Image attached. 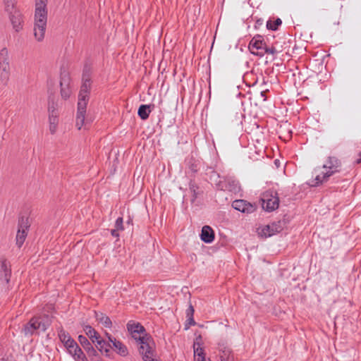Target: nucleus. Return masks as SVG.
Returning <instances> with one entry per match:
<instances>
[{
  "instance_id": "f257e3e1",
  "label": "nucleus",
  "mask_w": 361,
  "mask_h": 361,
  "mask_svg": "<svg viewBox=\"0 0 361 361\" xmlns=\"http://www.w3.org/2000/svg\"><path fill=\"white\" fill-rule=\"evenodd\" d=\"M90 71L87 68H85L82 73V85L78 94V109L76 114L75 126L78 130H80L85 124L87 105L90 99L91 90Z\"/></svg>"
},
{
  "instance_id": "f03ea898",
  "label": "nucleus",
  "mask_w": 361,
  "mask_h": 361,
  "mask_svg": "<svg viewBox=\"0 0 361 361\" xmlns=\"http://www.w3.org/2000/svg\"><path fill=\"white\" fill-rule=\"evenodd\" d=\"M341 163L336 157H329L322 168L315 169L314 173L315 178L311 184L317 187L326 182L329 178L341 170Z\"/></svg>"
},
{
  "instance_id": "7ed1b4c3",
  "label": "nucleus",
  "mask_w": 361,
  "mask_h": 361,
  "mask_svg": "<svg viewBox=\"0 0 361 361\" xmlns=\"http://www.w3.org/2000/svg\"><path fill=\"white\" fill-rule=\"evenodd\" d=\"M51 319L47 314L40 317H34L25 326V334L32 336L37 332H44L51 325Z\"/></svg>"
},
{
  "instance_id": "20e7f679",
  "label": "nucleus",
  "mask_w": 361,
  "mask_h": 361,
  "mask_svg": "<svg viewBox=\"0 0 361 361\" xmlns=\"http://www.w3.org/2000/svg\"><path fill=\"white\" fill-rule=\"evenodd\" d=\"M47 23V9H36L35 12L34 35L38 42L44 38Z\"/></svg>"
},
{
  "instance_id": "39448f33",
  "label": "nucleus",
  "mask_w": 361,
  "mask_h": 361,
  "mask_svg": "<svg viewBox=\"0 0 361 361\" xmlns=\"http://www.w3.org/2000/svg\"><path fill=\"white\" fill-rule=\"evenodd\" d=\"M11 58L8 50L3 48L0 50V85L6 86L11 77Z\"/></svg>"
},
{
  "instance_id": "423d86ee",
  "label": "nucleus",
  "mask_w": 361,
  "mask_h": 361,
  "mask_svg": "<svg viewBox=\"0 0 361 361\" xmlns=\"http://www.w3.org/2000/svg\"><path fill=\"white\" fill-rule=\"evenodd\" d=\"M262 208L268 212H273L279 208V197L278 192L273 190H268L261 196Z\"/></svg>"
},
{
  "instance_id": "0eeeda50",
  "label": "nucleus",
  "mask_w": 361,
  "mask_h": 361,
  "mask_svg": "<svg viewBox=\"0 0 361 361\" xmlns=\"http://www.w3.org/2000/svg\"><path fill=\"white\" fill-rule=\"evenodd\" d=\"M219 182L216 183L218 190L228 191L233 193H237L240 191V187L239 182L231 176H224Z\"/></svg>"
},
{
  "instance_id": "6e6552de",
  "label": "nucleus",
  "mask_w": 361,
  "mask_h": 361,
  "mask_svg": "<svg viewBox=\"0 0 361 361\" xmlns=\"http://www.w3.org/2000/svg\"><path fill=\"white\" fill-rule=\"evenodd\" d=\"M284 226L283 221H274L271 224L261 226L257 228V233L262 238H269L280 233Z\"/></svg>"
},
{
  "instance_id": "1a4fd4ad",
  "label": "nucleus",
  "mask_w": 361,
  "mask_h": 361,
  "mask_svg": "<svg viewBox=\"0 0 361 361\" xmlns=\"http://www.w3.org/2000/svg\"><path fill=\"white\" fill-rule=\"evenodd\" d=\"M152 338L150 336H140L139 341L140 344V353L142 355L143 360H147L154 355V350L150 345Z\"/></svg>"
},
{
  "instance_id": "9d476101",
  "label": "nucleus",
  "mask_w": 361,
  "mask_h": 361,
  "mask_svg": "<svg viewBox=\"0 0 361 361\" xmlns=\"http://www.w3.org/2000/svg\"><path fill=\"white\" fill-rule=\"evenodd\" d=\"M266 45L262 36L255 35L251 39L248 47L252 54L262 56V51Z\"/></svg>"
},
{
  "instance_id": "9b49d317",
  "label": "nucleus",
  "mask_w": 361,
  "mask_h": 361,
  "mask_svg": "<svg viewBox=\"0 0 361 361\" xmlns=\"http://www.w3.org/2000/svg\"><path fill=\"white\" fill-rule=\"evenodd\" d=\"M232 207L242 213L251 214L256 210V204L245 200H235L232 203Z\"/></svg>"
},
{
  "instance_id": "f8f14e48",
  "label": "nucleus",
  "mask_w": 361,
  "mask_h": 361,
  "mask_svg": "<svg viewBox=\"0 0 361 361\" xmlns=\"http://www.w3.org/2000/svg\"><path fill=\"white\" fill-rule=\"evenodd\" d=\"M27 219L21 218L18 222V230L16 234V244L18 247H20L24 243L29 226L27 225Z\"/></svg>"
},
{
  "instance_id": "ddd939ff",
  "label": "nucleus",
  "mask_w": 361,
  "mask_h": 361,
  "mask_svg": "<svg viewBox=\"0 0 361 361\" xmlns=\"http://www.w3.org/2000/svg\"><path fill=\"white\" fill-rule=\"evenodd\" d=\"M108 339L112 344V348L121 356L126 357L128 354L127 347L120 341H117L114 337L111 336L109 334H106Z\"/></svg>"
},
{
  "instance_id": "4468645a",
  "label": "nucleus",
  "mask_w": 361,
  "mask_h": 361,
  "mask_svg": "<svg viewBox=\"0 0 361 361\" xmlns=\"http://www.w3.org/2000/svg\"><path fill=\"white\" fill-rule=\"evenodd\" d=\"M13 8V7L12 8L11 6H10V10L8 12L11 13L10 20L13 25V27L16 30V31L18 32L22 27L21 24L23 22V18L21 13L18 11H14V12L12 13L11 9Z\"/></svg>"
},
{
  "instance_id": "2eb2a0df",
  "label": "nucleus",
  "mask_w": 361,
  "mask_h": 361,
  "mask_svg": "<svg viewBox=\"0 0 361 361\" xmlns=\"http://www.w3.org/2000/svg\"><path fill=\"white\" fill-rule=\"evenodd\" d=\"M200 239L205 243H211L214 240V232L209 226H204L202 228Z\"/></svg>"
},
{
  "instance_id": "dca6fc26",
  "label": "nucleus",
  "mask_w": 361,
  "mask_h": 361,
  "mask_svg": "<svg viewBox=\"0 0 361 361\" xmlns=\"http://www.w3.org/2000/svg\"><path fill=\"white\" fill-rule=\"evenodd\" d=\"M78 341L80 342L82 347L87 352L89 356H95L97 355V351L90 342V341L87 338L86 336L80 335L78 336Z\"/></svg>"
},
{
  "instance_id": "f3484780",
  "label": "nucleus",
  "mask_w": 361,
  "mask_h": 361,
  "mask_svg": "<svg viewBox=\"0 0 361 361\" xmlns=\"http://www.w3.org/2000/svg\"><path fill=\"white\" fill-rule=\"evenodd\" d=\"M68 80L64 78H61L60 81L61 95L64 99H68L71 94V90L68 86Z\"/></svg>"
},
{
  "instance_id": "a211bd4d",
  "label": "nucleus",
  "mask_w": 361,
  "mask_h": 361,
  "mask_svg": "<svg viewBox=\"0 0 361 361\" xmlns=\"http://www.w3.org/2000/svg\"><path fill=\"white\" fill-rule=\"evenodd\" d=\"M58 336L60 341L63 344L64 346L69 343H73V341H75L71 338L69 333L66 331L62 327L58 329Z\"/></svg>"
},
{
  "instance_id": "6ab92c4d",
  "label": "nucleus",
  "mask_w": 361,
  "mask_h": 361,
  "mask_svg": "<svg viewBox=\"0 0 361 361\" xmlns=\"http://www.w3.org/2000/svg\"><path fill=\"white\" fill-rule=\"evenodd\" d=\"M194 356L196 361H206L204 349L199 343H194Z\"/></svg>"
},
{
  "instance_id": "aec40b11",
  "label": "nucleus",
  "mask_w": 361,
  "mask_h": 361,
  "mask_svg": "<svg viewBox=\"0 0 361 361\" xmlns=\"http://www.w3.org/2000/svg\"><path fill=\"white\" fill-rule=\"evenodd\" d=\"M127 329L131 334H142L145 331V329L140 323L131 322L127 324Z\"/></svg>"
},
{
  "instance_id": "412c9836",
  "label": "nucleus",
  "mask_w": 361,
  "mask_h": 361,
  "mask_svg": "<svg viewBox=\"0 0 361 361\" xmlns=\"http://www.w3.org/2000/svg\"><path fill=\"white\" fill-rule=\"evenodd\" d=\"M71 356L75 361H88L85 353L79 345L75 346V350Z\"/></svg>"
},
{
  "instance_id": "4be33fe9",
  "label": "nucleus",
  "mask_w": 361,
  "mask_h": 361,
  "mask_svg": "<svg viewBox=\"0 0 361 361\" xmlns=\"http://www.w3.org/2000/svg\"><path fill=\"white\" fill-rule=\"evenodd\" d=\"M149 108V105L147 104H142L140 106L137 111V114L142 120H146L149 118V114L151 112Z\"/></svg>"
},
{
  "instance_id": "5701e85b",
  "label": "nucleus",
  "mask_w": 361,
  "mask_h": 361,
  "mask_svg": "<svg viewBox=\"0 0 361 361\" xmlns=\"http://www.w3.org/2000/svg\"><path fill=\"white\" fill-rule=\"evenodd\" d=\"M95 314L96 319L98 322L102 324L106 328H111L112 323L109 317L104 315L102 313L95 312Z\"/></svg>"
},
{
  "instance_id": "b1692460",
  "label": "nucleus",
  "mask_w": 361,
  "mask_h": 361,
  "mask_svg": "<svg viewBox=\"0 0 361 361\" xmlns=\"http://www.w3.org/2000/svg\"><path fill=\"white\" fill-rule=\"evenodd\" d=\"M1 271L4 272V278L6 283H8L10 281V277L11 274V271L10 267H8L6 261H3L1 265Z\"/></svg>"
},
{
  "instance_id": "393cba45",
  "label": "nucleus",
  "mask_w": 361,
  "mask_h": 361,
  "mask_svg": "<svg viewBox=\"0 0 361 361\" xmlns=\"http://www.w3.org/2000/svg\"><path fill=\"white\" fill-rule=\"evenodd\" d=\"M282 24L281 18H277L274 20H269L267 22V28L270 30L276 31L279 29V27Z\"/></svg>"
},
{
  "instance_id": "a878e982",
  "label": "nucleus",
  "mask_w": 361,
  "mask_h": 361,
  "mask_svg": "<svg viewBox=\"0 0 361 361\" xmlns=\"http://www.w3.org/2000/svg\"><path fill=\"white\" fill-rule=\"evenodd\" d=\"M84 331L90 339L92 338L94 335H97V331L90 325L84 326Z\"/></svg>"
},
{
  "instance_id": "bb28decb",
  "label": "nucleus",
  "mask_w": 361,
  "mask_h": 361,
  "mask_svg": "<svg viewBox=\"0 0 361 361\" xmlns=\"http://www.w3.org/2000/svg\"><path fill=\"white\" fill-rule=\"evenodd\" d=\"M48 111H49V116L59 115L58 109H57V104H55L54 102H49V106H48Z\"/></svg>"
},
{
  "instance_id": "cd10ccee",
  "label": "nucleus",
  "mask_w": 361,
  "mask_h": 361,
  "mask_svg": "<svg viewBox=\"0 0 361 361\" xmlns=\"http://www.w3.org/2000/svg\"><path fill=\"white\" fill-rule=\"evenodd\" d=\"M277 53H278V51L276 49V48L274 47H273V46L268 47L267 45H266L265 48H264V49L262 51V56L265 54H271V55H275Z\"/></svg>"
},
{
  "instance_id": "c85d7f7f",
  "label": "nucleus",
  "mask_w": 361,
  "mask_h": 361,
  "mask_svg": "<svg viewBox=\"0 0 361 361\" xmlns=\"http://www.w3.org/2000/svg\"><path fill=\"white\" fill-rule=\"evenodd\" d=\"M47 0H35L36 9H47Z\"/></svg>"
},
{
  "instance_id": "c756f323",
  "label": "nucleus",
  "mask_w": 361,
  "mask_h": 361,
  "mask_svg": "<svg viewBox=\"0 0 361 361\" xmlns=\"http://www.w3.org/2000/svg\"><path fill=\"white\" fill-rule=\"evenodd\" d=\"M115 228L120 230V231H123L124 230V227H123V219L122 217H118L116 220V222H115Z\"/></svg>"
},
{
  "instance_id": "7c9ffc66",
  "label": "nucleus",
  "mask_w": 361,
  "mask_h": 361,
  "mask_svg": "<svg viewBox=\"0 0 361 361\" xmlns=\"http://www.w3.org/2000/svg\"><path fill=\"white\" fill-rule=\"evenodd\" d=\"M78 345L75 341H73V343H69L64 347L66 348L68 353L71 355L75 350V346Z\"/></svg>"
},
{
  "instance_id": "2f4dec72",
  "label": "nucleus",
  "mask_w": 361,
  "mask_h": 361,
  "mask_svg": "<svg viewBox=\"0 0 361 361\" xmlns=\"http://www.w3.org/2000/svg\"><path fill=\"white\" fill-rule=\"evenodd\" d=\"M187 317H188V319H187L188 324H185V329H189L190 326L195 324V322L194 320L193 316H187Z\"/></svg>"
},
{
  "instance_id": "473e14b6",
  "label": "nucleus",
  "mask_w": 361,
  "mask_h": 361,
  "mask_svg": "<svg viewBox=\"0 0 361 361\" xmlns=\"http://www.w3.org/2000/svg\"><path fill=\"white\" fill-rule=\"evenodd\" d=\"M104 345H106V341L102 338L101 340L97 341V344L96 345V346L100 352H102Z\"/></svg>"
},
{
  "instance_id": "72a5a7b5",
  "label": "nucleus",
  "mask_w": 361,
  "mask_h": 361,
  "mask_svg": "<svg viewBox=\"0 0 361 361\" xmlns=\"http://www.w3.org/2000/svg\"><path fill=\"white\" fill-rule=\"evenodd\" d=\"M5 4H6V11H8L10 10V6L12 8L14 6L13 1L14 0H4Z\"/></svg>"
},
{
  "instance_id": "f704fd0d",
  "label": "nucleus",
  "mask_w": 361,
  "mask_h": 361,
  "mask_svg": "<svg viewBox=\"0 0 361 361\" xmlns=\"http://www.w3.org/2000/svg\"><path fill=\"white\" fill-rule=\"evenodd\" d=\"M49 123L58 124V121H59L58 116L53 115V114L51 116H49Z\"/></svg>"
},
{
  "instance_id": "c9c22d12",
  "label": "nucleus",
  "mask_w": 361,
  "mask_h": 361,
  "mask_svg": "<svg viewBox=\"0 0 361 361\" xmlns=\"http://www.w3.org/2000/svg\"><path fill=\"white\" fill-rule=\"evenodd\" d=\"M102 339V337L100 336V335L99 334V333L97 332V335H94V336L92 337V338H90V340L93 343H96V345L97 344V341L101 340Z\"/></svg>"
},
{
  "instance_id": "e433bc0d",
  "label": "nucleus",
  "mask_w": 361,
  "mask_h": 361,
  "mask_svg": "<svg viewBox=\"0 0 361 361\" xmlns=\"http://www.w3.org/2000/svg\"><path fill=\"white\" fill-rule=\"evenodd\" d=\"M111 343L109 341V340L108 341H106V345H104V349H103V351H104L106 353L109 352L110 348H112V344H111Z\"/></svg>"
},
{
  "instance_id": "4c0bfd02",
  "label": "nucleus",
  "mask_w": 361,
  "mask_h": 361,
  "mask_svg": "<svg viewBox=\"0 0 361 361\" xmlns=\"http://www.w3.org/2000/svg\"><path fill=\"white\" fill-rule=\"evenodd\" d=\"M58 124L49 123V130L51 134H54L56 131Z\"/></svg>"
},
{
  "instance_id": "58836bf2",
  "label": "nucleus",
  "mask_w": 361,
  "mask_h": 361,
  "mask_svg": "<svg viewBox=\"0 0 361 361\" xmlns=\"http://www.w3.org/2000/svg\"><path fill=\"white\" fill-rule=\"evenodd\" d=\"M187 316H193L194 314V308L192 305H190L188 309L187 310Z\"/></svg>"
},
{
  "instance_id": "ea45409f",
  "label": "nucleus",
  "mask_w": 361,
  "mask_h": 361,
  "mask_svg": "<svg viewBox=\"0 0 361 361\" xmlns=\"http://www.w3.org/2000/svg\"><path fill=\"white\" fill-rule=\"evenodd\" d=\"M118 231L119 230L117 229V228L112 229L111 231V235L115 237V238H118L119 237Z\"/></svg>"
},
{
  "instance_id": "a19ab883",
  "label": "nucleus",
  "mask_w": 361,
  "mask_h": 361,
  "mask_svg": "<svg viewBox=\"0 0 361 361\" xmlns=\"http://www.w3.org/2000/svg\"><path fill=\"white\" fill-rule=\"evenodd\" d=\"M228 354L226 351H224L223 352V355H221L220 358H221V361H229L228 360V358L227 357H228Z\"/></svg>"
},
{
  "instance_id": "79ce46f5",
  "label": "nucleus",
  "mask_w": 361,
  "mask_h": 361,
  "mask_svg": "<svg viewBox=\"0 0 361 361\" xmlns=\"http://www.w3.org/2000/svg\"><path fill=\"white\" fill-rule=\"evenodd\" d=\"M190 189L194 192V197H196L195 185L194 184H190Z\"/></svg>"
},
{
  "instance_id": "37998d69",
  "label": "nucleus",
  "mask_w": 361,
  "mask_h": 361,
  "mask_svg": "<svg viewBox=\"0 0 361 361\" xmlns=\"http://www.w3.org/2000/svg\"><path fill=\"white\" fill-rule=\"evenodd\" d=\"M144 361H159V360L157 359H154L153 357H152V358H149L147 360H144Z\"/></svg>"
},
{
  "instance_id": "c03bdc74",
  "label": "nucleus",
  "mask_w": 361,
  "mask_h": 361,
  "mask_svg": "<svg viewBox=\"0 0 361 361\" xmlns=\"http://www.w3.org/2000/svg\"><path fill=\"white\" fill-rule=\"evenodd\" d=\"M360 159H358L357 160V163H358V164L361 163V152L360 153Z\"/></svg>"
},
{
  "instance_id": "a18cd8bd",
  "label": "nucleus",
  "mask_w": 361,
  "mask_h": 361,
  "mask_svg": "<svg viewBox=\"0 0 361 361\" xmlns=\"http://www.w3.org/2000/svg\"><path fill=\"white\" fill-rule=\"evenodd\" d=\"M132 222V220L130 219H129L127 221L128 224H130Z\"/></svg>"
},
{
  "instance_id": "49530a36",
  "label": "nucleus",
  "mask_w": 361,
  "mask_h": 361,
  "mask_svg": "<svg viewBox=\"0 0 361 361\" xmlns=\"http://www.w3.org/2000/svg\"><path fill=\"white\" fill-rule=\"evenodd\" d=\"M261 94H262V96H263V97H264V92H261Z\"/></svg>"
}]
</instances>
